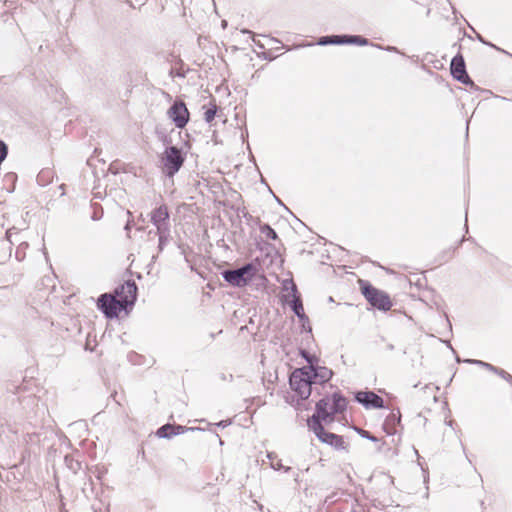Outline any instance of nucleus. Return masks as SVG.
Instances as JSON below:
<instances>
[{"instance_id":"nucleus-1","label":"nucleus","mask_w":512,"mask_h":512,"mask_svg":"<svg viewBox=\"0 0 512 512\" xmlns=\"http://www.w3.org/2000/svg\"><path fill=\"white\" fill-rule=\"evenodd\" d=\"M346 409L347 399L341 392H334L331 398L325 396L316 403L315 412L307 420V425L321 442L336 449H346L343 437L327 431L322 424L323 421H334L335 416L345 412Z\"/></svg>"},{"instance_id":"nucleus-2","label":"nucleus","mask_w":512,"mask_h":512,"mask_svg":"<svg viewBox=\"0 0 512 512\" xmlns=\"http://www.w3.org/2000/svg\"><path fill=\"white\" fill-rule=\"evenodd\" d=\"M115 296L101 294L97 299V308L107 319L117 318L122 310L132 308L138 295V287L134 280H127L114 290Z\"/></svg>"},{"instance_id":"nucleus-3","label":"nucleus","mask_w":512,"mask_h":512,"mask_svg":"<svg viewBox=\"0 0 512 512\" xmlns=\"http://www.w3.org/2000/svg\"><path fill=\"white\" fill-rule=\"evenodd\" d=\"M334 372L326 366L316 363L314 366L296 368L289 377L291 389L301 400H306L312 393V385H324L332 379Z\"/></svg>"},{"instance_id":"nucleus-4","label":"nucleus","mask_w":512,"mask_h":512,"mask_svg":"<svg viewBox=\"0 0 512 512\" xmlns=\"http://www.w3.org/2000/svg\"><path fill=\"white\" fill-rule=\"evenodd\" d=\"M377 48L383 49V47L379 45L377 46ZM384 50L392 52L394 54V57L388 60L397 63H405L407 61H411L414 64H436L441 61L447 62L448 60H450L449 64H465V59L463 55L460 53L459 47H457L456 43L449 48L448 52L440 54L427 52L422 57H420L419 55H413L411 57L407 56L406 54L400 52L394 46H387L384 48Z\"/></svg>"},{"instance_id":"nucleus-5","label":"nucleus","mask_w":512,"mask_h":512,"mask_svg":"<svg viewBox=\"0 0 512 512\" xmlns=\"http://www.w3.org/2000/svg\"><path fill=\"white\" fill-rule=\"evenodd\" d=\"M185 160L186 152L183 148L167 146L160 155L162 173L168 178H173L183 167Z\"/></svg>"},{"instance_id":"nucleus-6","label":"nucleus","mask_w":512,"mask_h":512,"mask_svg":"<svg viewBox=\"0 0 512 512\" xmlns=\"http://www.w3.org/2000/svg\"><path fill=\"white\" fill-rule=\"evenodd\" d=\"M257 272V266L253 262H249L235 269L224 270L221 275L229 285L242 288L253 280Z\"/></svg>"},{"instance_id":"nucleus-7","label":"nucleus","mask_w":512,"mask_h":512,"mask_svg":"<svg viewBox=\"0 0 512 512\" xmlns=\"http://www.w3.org/2000/svg\"><path fill=\"white\" fill-rule=\"evenodd\" d=\"M359 286L362 295L367 302L379 311L387 312L392 307V301L388 293L374 287L367 280H359Z\"/></svg>"},{"instance_id":"nucleus-8","label":"nucleus","mask_w":512,"mask_h":512,"mask_svg":"<svg viewBox=\"0 0 512 512\" xmlns=\"http://www.w3.org/2000/svg\"><path fill=\"white\" fill-rule=\"evenodd\" d=\"M354 400L366 409L385 408L384 399L371 390H359L353 393Z\"/></svg>"},{"instance_id":"nucleus-9","label":"nucleus","mask_w":512,"mask_h":512,"mask_svg":"<svg viewBox=\"0 0 512 512\" xmlns=\"http://www.w3.org/2000/svg\"><path fill=\"white\" fill-rule=\"evenodd\" d=\"M167 113L169 118L179 129H183L189 121V111L186 104L181 100L174 101Z\"/></svg>"},{"instance_id":"nucleus-10","label":"nucleus","mask_w":512,"mask_h":512,"mask_svg":"<svg viewBox=\"0 0 512 512\" xmlns=\"http://www.w3.org/2000/svg\"><path fill=\"white\" fill-rule=\"evenodd\" d=\"M151 223L155 226V231L171 230L170 213L166 204L155 207L150 212Z\"/></svg>"},{"instance_id":"nucleus-11","label":"nucleus","mask_w":512,"mask_h":512,"mask_svg":"<svg viewBox=\"0 0 512 512\" xmlns=\"http://www.w3.org/2000/svg\"><path fill=\"white\" fill-rule=\"evenodd\" d=\"M466 67L467 66H449L450 74L458 82H461L462 84L469 86L471 89L478 91L479 87L469 76Z\"/></svg>"},{"instance_id":"nucleus-12","label":"nucleus","mask_w":512,"mask_h":512,"mask_svg":"<svg viewBox=\"0 0 512 512\" xmlns=\"http://www.w3.org/2000/svg\"><path fill=\"white\" fill-rule=\"evenodd\" d=\"M401 424V412L399 409L392 410L385 418L382 428L387 435H395L396 427Z\"/></svg>"},{"instance_id":"nucleus-13","label":"nucleus","mask_w":512,"mask_h":512,"mask_svg":"<svg viewBox=\"0 0 512 512\" xmlns=\"http://www.w3.org/2000/svg\"><path fill=\"white\" fill-rule=\"evenodd\" d=\"M289 305L291 310L298 317L300 322H308V316L305 314L300 295L293 297Z\"/></svg>"},{"instance_id":"nucleus-14","label":"nucleus","mask_w":512,"mask_h":512,"mask_svg":"<svg viewBox=\"0 0 512 512\" xmlns=\"http://www.w3.org/2000/svg\"><path fill=\"white\" fill-rule=\"evenodd\" d=\"M341 45L365 46L369 40L361 35L340 34Z\"/></svg>"},{"instance_id":"nucleus-15","label":"nucleus","mask_w":512,"mask_h":512,"mask_svg":"<svg viewBox=\"0 0 512 512\" xmlns=\"http://www.w3.org/2000/svg\"><path fill=\"white\" fill-rule=\"evenodd\" d=\"M149 235L154 234L158 236V253L162 252L164 250V247L169 241L171 230H165V231H149Z\"/></svg>"},{"instance_id":"nucleus-16","label":"nucleus","mask_w":512,"mask_h":512,"mask_svg":"<svg viewBox=\"0 0 512 512\" xmlns=\"http://www.w3.org/2000/svg\"><path fill=\"white\" fill-rule=\"evenodd\" d=\"M282 289L286 290V291L290 290V295H283L282 296L283 301H288V296H292V298H293V297L299 295L297 286H296V284L294 283V281L292 279H285V280H283V282H282Z\"/></svg>"},{"instance_id":"nucleus-17","label":"nucleus","mask_w":512,"mask_h":512,"mask_svg":"<svg viewBox=\"0 0 512 512\" xmlns=\"http://www.w3.org/2000/svg\"><path fill=\"white\" fill-rule=\"evenodd\" d=\"M65 465L67 468L76 474L79 470L82 469V463L79 459L74 458L73 455H66L64 458Z\"/></svg>"},{"instance_id":"nucleus-18","label":"nucleus","mask_w":512,"mask_h":512,"mask_svg":"<svg viewBox=\"0 0 512 512\" xmlns=\"http://www.w3.org/2000/svg\"><path fill=\"white\" fill-rule=\"evenodd\" d=\"M203 109H206L204 112V120L207 123H211L215 119V116L218 111V106L216 105L215 101L213 100L209 103V105L207 107L203 106Z\"/></svg>"},{"instance_id":"nucleus-19","label":"nucleus","mask_w":512,"mask_h":512,"mask_svg":"<svg viewBox=\"0 0 512 512\" xmlns=\"http://www.w3.org/2000/svg\"><path fill=\"white\" fill-rule=\"evenodd\" d=\"M318 45H341L340 34L339 35H326L322 36L317 41Z\"/></svg>"},{"instance_id":"nucleus-20","label":"nucleus","mask_w":512,"mask_h":512,"mask_svg":"<svg viewBox=\"0 0 512 512\" xmlns=\"http://www.w3.org/2000/svg\"><path fill=\"white\" fill-rule=\"evenodd\" d=\"M259 230L261 234L265 235L270 240L278 239L277 232L268 223L261 224Z\"/></svg>"},{"instance_id":"nucleus-21","label":"nucleus","mask_w":512,"mask_h":512,"mask_svg":"<svg viewBox=\"0 0 512 512\" xmlns=\"http://www.w3.org/2000/svg\"><path fill=\"white\" fill-rule=\"evenodd\" d=\"M464 362L469 363V364H474V365L484 368L492 373H494L497 368L496 366H494L488 362H485L482 360H477V359H465Z\"/></svg>"},{"instance_id":"nucleus-22","label":"nucleus","mask_w":512,"mask_h":512,"mask_svg":"<svg viewBox=\"0 0 512 512\" xmlns=\"http://www.w3.org/2000/svg\"><path fill=\"white\" fill-rule=\"evenodd\" d=\"M171 429L170 434H172V436L183 434L186 431L201 430V428L198 427H186L179 424H171Z\"/></svg>"},{"instance_id":"nucleus-23","label":"nucleus","mask_w":512,"mask_h":512,"mask_svg":"<svg viewBox=\"0 0 512 512\" xmlns=\"http://www.w3.org/2000/svg\"><path fill=\"white\" fill-rule=\"evenodd\" d=\"M300 356L306 360L307 362V365L306 366H314L316 363H318L319 361V358L314 355V354H311L310 352H308L307 350L305 349H301L300 350Z\"/></svg>"},{"instance_id":"nucleus-24","label":"nucleus","mask_w":512,"mask_h":512,"mask_svg":"<svg viewBox=\"0 0 512 512\" xmlns=\"http://www.w3.org/2000/svg\"><path fill=\"white\" fill-rule=\"evenodd\" d=\"M171 424L170 423H167V424H164L162 425L160 428H158V430L156 431V435L159 437V438H171L172 437V434H170V431H171Z\"/></svg>"},{"instance_id":"nucleus-25","label":"nucleus","mask_w":512,"mask_h":512,"mask_svg":"<svg viewBox=\"0 0 512 512\" xmlns=\"http://www.w3.org/2000/svg\"><path fill=\"white\" fill-rule=\"evenodd\" d=\"M354 430L359 434L360 437L370 440L372 442H378V438L372 435L369 431L364 430L362 428L354 427Z\"/></svg>"},{"instance_id":"nucleus-26","label":"nucleus","mask_w":512,"mask_h":512,"mask_svg":"<svg viewBox=\"0 0 512 512\" xmlns=\"http://www.w3.org/2000/svg\"><path fill=\"white\" fill-rule=\"evenodd\" d=\"M494 374L500 376L501 378H503L504 380H506L507 382L509 383H512V375H510L508 372H506L505 370L497 367Z\"/></svg>"},{"instance_id":"nucleus-27","label":"nucleus","mask_w":512,"mask_h":512,"mask_svg":"<svg viewBox=\"0 0 512 512\" xmlns=\"http://www.w3.org/2000/svg\"><path fill=\"white\" fill-rule=\"evenodd\" d=\"M8 154V146L0 139V164L6 159Z\"/></svg>"},{"instance_id":"nucleus-28","label":"nucleus","mask_w":512,"mask_h":512,"mask_svg":"<svg viewBox=\"0 0 512 512\" xmlns=\"http://www.w3.org/2000/svg\"><path fill=\"white\" fill-rule=\"evenodd\" d=\"M50 175V171L49 170H42L38 176H37V182L44 186L47 184L46 182V177Z\"/></svg>"},{"instance_id":"nucleus-29","label":"nucleus","mask_w":512,"mask_h":512,"mask_svg":"<svg viewBox=\"0 0 512 512\" xmlns=\"http://www.w3.org/2000/svg\"><path fill=\"white\" fill-rule=\"evenodd\" d=\"M24 247H28V243H26V242L21 243L16 251L15 257L18 261H22L25 257V254L21 252L22 248H24Z\"/></svg>"},{"instance_id":"nucleus-30","label":"nucleus","mask_w":512,"mask_h":512,"mask_svg":"<svg viewBox=\"0 0 512 512\" xmlns=\"http://www.w3.org/2000/svg\"><path fill=\"white\" fill-rule=\"evenodd\" d=\"M158 136L159 139L163 142V144L166 145V147L171 145L172 140L168 135H166L165 133H158Z\"/></svg>"},{"instance_id":"nucleus-31","label":"nucleus","mask_w":512,"mask_h":512,"mask_svg":"<svg viewBox=\"0 0 512 512\" xmlns=\"http://www.w3.org/2000/svg\"><path fill=\"white\" fill-rule=\"evenodd\" d=\"M131 228H132V222L130 220H128L127 223L124 226V230L127 232L128 238H130Z\"/></svg>"},{"instance_id":"nucleus-32","label":"nucleus","mask_w":512,"mask_h":512,"mask_svg":"<svg viewBox=\"0 0 512 512\" xmlns=\"http://www.w3.org/2000/svg\"><path fill=\"white\" fill-rule=\"evenodd\" d=\"M284 465H282L281 461H278L277 463H271V468L276 470V471H279L283 468Z\"/></svg>"},{"instance_id":"nucleus-33","label":"nucleus","mask_w":512,"mask_h":512,"mask_svg":"<svg viewBox=\"0 0 512 512\" xmlns=\"http://www.w3.org/2000/svg\"><path fill=\"white\" fill-rule=\"evenodd\" d=\"M302 328H303V330H305V331H307L309 333H311V331H312V328H311V326L309 324V321L308 322H302Z\"/></svg>"},{"instance_id":"nucleus-34","label":"nucleus","mask_w":512,"mask_h":512,"mask_svg":"<svg viewBox=\"0 0 512 512\" xmlns=\"http://www.w3.org/2000/svg\"><path fill=\"white\" fill-rule=\"evenodd\" d=\"M220 379L223 381H226V380L232 381L233 375L232 374L226 375V374L222 373L220 375Z\"/></svg>"},{"instance_id":"nucleus-35","label":"nucleus","mask_w":512,"mask_h":512,"mask_svg":"<svg viewBox=\"0 0 512 512\" xmlns=\"http://www.w3.org/2000/svg\"><path fill=\"white\" fill-rule=\"evenodd\" d=\"M229 424H230V422H229V421H227V420H222V421H220L219 423H217L216 425H217L218 427L225 428V427H227Z\"/></svg>"},{"instance_id":"nucleus-36","label":"nucleus","mask_w":512,"mask_h":512,"mask_svg":"<svg viewBox=\"0 0 512 512\" xmlns=\"http://www.w3.org/2000/svg\"><path fill=\"white\" fill-rule=\"evenodd\" d=\"M490 45H491L492 47H494L495 49H497L498 51H501L502 53H504V54H505L509 59H511V60H512V54H510V53H508V52H506V51H504V50H502V49H500V48H497L496 46H494V45H492V44H490Z\"/></svg>"},{"instance_id":"nucleus-37","label":"nucleus","mask_w":512,"mask_h":512,"mask_svg":"<svg viewBox=\"0 0 512 512\" xmlns=\"http://www.w3.org/2000/svg\"><path fill=\"white\" fill-rule=\"evenodd\" d=\"M264 54H265V59H267L269 61H272L275 59V57L272 56L271 52L264 53Z\"/></svg>"},{"instance_id":"nucleus-38","label":"nucleus","mask_w":512,"mask_h":512,"mask_svg":"<svg viewBox=\"0 0 512 512\" xmlns=\"http://www.w3.org/2000/svg\"><path fill=\"white\" fill-rule=\"evenodd\" d=\"M277 456L274 452H268L267 453V458L270 459V460H273L275 459Z\"/></svg>"},{"instance_id":"nucleus-39","label":"nucleus","mask_w":512,"mask_h":512,"mask_svg":"<svg viewBox=\"0 0 512 512\" xmlns=\"http://www.w3.org/2000/svg\"><path fill=\"white\" fill-rule=\"evenodd\" d=\"M386 349H387L388 351H393V350L395 349V347H394V345H393L392 343H388V344L386 345Z\"/></svg>"},{"instance_id":"nucleus-40","label":"nucleus","mask_w":512,"mask_h":512,"mask_svg":"<svg viewBox=\"0 0 512 512\" xmlns=\"http://www.w3.org/2000/svg\"><path fill=\"white\" fill-rule=\"evenodd\" d=\"M281 470H283L285 473H287V472H289L291 470V467L283 466V468Z\"/></svg>"},{"instance_id":"nucleus-41","label":"nucleus","mask_w":512,"mask_h":512,"mask_svg":"<svg viewBox=\"0 0 512 512\" xmlns=\"http://www.w3.org/2000/svg\"><path fill=\"white\" fill-rule=\"evenodd\" d=\"M274 197H275L276 201H277L280 205L284 206V207L287 209V207L283 204V202H282V201H281L277 196H275V195H274Z\"/></svg>"},{"instance_id":"nucleus-42","label":"nucleus","mask_w":512,"mask_h":512,"mask_svg":"<svg viewBox=\"0 0 512 512\" xmlns=\"http://www.w3.org/2000/svg\"><path fill=\"white\" fill-rule=\"evenodd\" d=\"M127 4H129L132 8H134V5L133 3L131 2V0H124Z\"/></svg>"},{"instance_id":"nucleus-43","label":"nucleus","mask_w":512,"mask_h":512,"mask_svg":"<svg viewBox=\"0 0 512 512\" xmlns=\"http://www.w3.org/2000/svg\"><path fill=\"white\" fill-rule=\"evenodd\" d=\"M465 229H466V231L468 230V225H467V214L465 215Z\"/></svg>"},{"instance_id":"nucleus-44","label":"nucleus","mask_w":512,"mask_h":512,"mask_svg":"<svg viewBox=\"0 0 512 512\" xmlns=\"http://www.w3.org/2000/svg\"><path fill=\"white\" fill-rule=\"evenodd\" d=\"M156 259H157V255H153V256H152V262H155V261H156Z\"/></svg>"},{"instance_id":"nucleus-45","label":"nucleus","mask_w":512,"mask_h":512,"mask_svg":"<svg viewBox=\"0 0 512 512\" xmlns=\"http://www.w3.org/2000/svg\"><path fill=\"white\" fill-rule=\"evenodd\" d=\"M456 361L457 362H464V360H461L460 357H458V356L456 357Z\"/></svg>"},{"instance_id":"nucleus-46","label":"nucleus","mask_w":512,"mask_h":512,"mask_svg":"<svg viewBox=\"0 0 512 512\" xmlns=\"http://www.w3.org/2000/svg\"><path fill=\"white\" fill-rule=\"evenodd\" d=\"M502 100H508L506 97L498 96Z\"/></svg>"},{"instance_id":"nucleus-47","label":"nucleus","mask_w":512,"mask_h":512,"mask_svg":"<svg viewBox=\"0 0 512 512\" xmlns=\"http://www.w3.org/2000/svg\"><path fill=\"white\" fill-rule=\"evenodd\" d=\"M448 346H449V348H451V349H452V351L455 353L454 349L452 348V345H450V343H449V342H448Z\"/></svg>"},{"instance_id":"nucleus-48","label":"nucleus","mask_w":512,"mask_h":512,"mask_svg":"<svg viewBox=\"0 0 512 512\" xmlns=\"http://www.w3.org/2000/svg\"><path fill=\"white\" fill-rule=\"evenodd\" d=\"M435 67L438 68V69H442L444 66L440 65V66H435Z\"/></svg>"},{"instance_id":"nucleus-49","label":"nucleus","mask_w":512,"mask_h":512,"mask_svg":"<svg viewBox=\"0 0 512 512\" xmlns=\"http://www.w3.org/2000/svg\"><path fill=\"white\" fill-rule=\"evenodd\" d=\"M329 301H330V302H333V301H334V300H333V298H332L331 296L329 297Z\"/></svg>"}]
</instances>
